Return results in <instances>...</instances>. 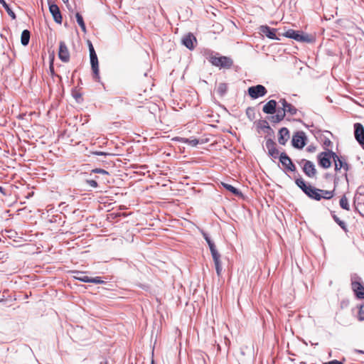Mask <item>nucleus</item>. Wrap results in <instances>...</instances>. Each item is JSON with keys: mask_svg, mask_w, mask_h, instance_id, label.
Returning <instances> with one entry per match:
<instances>
[{"mask_svg": "<svg viewBox=\"0 0 364 364\" xmlns=\"http://www.w3.org/2000/svg\"><path fill=\"white\" fill-rule=\"evenodd\" d=\"M331 143V141H328V142H325V144H329Z\"/></svg>", "mask_w": 364, "mask_h": 364, "instance_id": "nucleus-42", "label": "nucleus"}, {"mask_svg": "<svg viewBox=\"0 0 364 364\" xmlns=\"http://www.w3.org/2000/svg\"><path fill=\"white\" fill-rule=\"evenodd\" d=\"M222 186L228 191H230L232 193H233L235 196H241L242 193L241 192L237 190L236 188L233 187L232 185H230V184H228V183H222Z\"/></svg>", "mask_w": 364, "mask_h": 364, "instance_id": "nucleus-25", "label": "nucleus"}, {"mask_svg": "<svg viewBox=\"0 0 364 364\" xmlns=\"http://www.w3.org/2000/svg\"><path fill=\"white\" fill-rule=\"evenodd\" d=\"M351 288L358 299H364V286L360 277H355L351 279Z\"/></svg>", "mask_w": 364, "mask_h": 364, "instance_id": "nucleus-5", "label": "nucleus"}, {"mask_svg": "<svg viewBox=\"0 0 364 364\" xmlns=\"http://www.w3.org/2000/svg\"><path fill=\"white\" fill-rule=\"evenodd\" d=\"M227 85L224 83H220L218 87V92L221 95H224L227 91Z\"/></svg>", "mask_w": 364, "mask_h": 364, "instance_id": "nucleus-31", "label": "nucleus"}, {"mask_svg": "<svg viewBox=\"0 0 364 364\" xmlns=\"http://www.w3.org/2000/svg\"><path fill=\"white\" fill-rule=\"evenodd\" d=\"M183 44L189 49H193L194 48V42L196 41L195 36L191 33L186 35L183 37Z\"/></svg>", "mask_w": 364, "mask_h": 364, "instance_id": "nucleus-20", "label": "nucleus"}, {"mask_svg": "<svg viewBox=\"0 0 364 364\" xmlns=\"http://www.w3.org/2000/svg\"><path fill=\"white\" fill-rule=\"evenodd\" d=\"M295 183L306 196L316 200H320L321 198L329 200L335 195L333 190H322L315 188L311 185H306L302 178H296L295 180Z\"/></svg>", "mask_w": 364, "mask_h": 364, "instance_id": "nucleus-1", "label": "nucleus"}, {"mask_svg": "<svg viewBox=\"0 0 364 364\" xmlns=\"http://www.w3.org/2000/svg\"><path fill=\"white\" fill-rule=\"evenodd\" d=\"M280 162L282 164V165L290 171H296V166L291 161V159L285 154L282 153L279 156Z\"/></svg>", "mask_w": 364, "mask_h": 364, "instance_id": "nucleus-15", "label": "nucleus"}, {"mask_svg": "<svg viewBox=\"0 0 364 364\" xmlns=\"http://www.w3.org/2000/svg\"><path fill=\"white\" fill-rule=\"evenodd\" d=\"M64 3H68V0H62Z\"/></svg>", "mask_w": 364, "mask_h": 364, "instance_id": "nucleus-41", "label": "nucleus"}, {"mask_svg": "<svg viewBox=\"0 0 364 364\" xmlns=\"http://www.w3.org/2000/svg\"><path fill=\"white\" fill-rule=\"evenodd\" d=\"M323 364H343L342 362L337 360H333L331 361L325 362Z\"/></svg>", "mask_w": 364, "mask_h": 364, "instance_id": "nucleus-34", "label": "nucleus"}, {"mask_svg": "<svg viewBox=\"0 0 364 364\" xmlns=\"http://www.w3.org/2000/svg\"><path fill=\"white\" fill-rule=\"evenodd\" d=\"M306 150H307L309 152H314V151H315V150H316V147H315V146H309V147H307Z\"/></svg>", "mask_w": 364, "mask_h": 364, "instance_id": "nucleus-38", "label": "nucleus"}, {"mask_svg": "<svg viewBox=\"0 0 364 364\" xmlns=\"http://www.w3.org/2000/svg\"><path fill=\"white\" fill-rule=\"evenodd\" d=\"M89 50H90V63H91L92 70L93 71L95 78L96 80H98L100 78L98 60H97L96 53H95L94 48L91 43H89Z\"/></svg>", "mask_w": 364, "mask_h": 364, "instance_id": "nucleus-7", "label": "nucleus"}, {"mask_svg": "<svg viewBox=\"0 0 364 364\" xmlns=\"http://www.w3.org/2000/svg\"><path fill=\"white\" fill-rule=\"evenodd\" d=\"M339 205L343 209L346 210H350V205L348 203V199L345 195H343L341 198L340 201H339Z\"/></svg>", "mask_w": 364, "mask_h": 364, "instance_id": "nucleus-27", "label": "nucleus"}, {"mask_svg": "<svg viewBox=\"0 0 364 364\" xmlns=\"http://www.w3.org/2000/svg\"><path fill=\"white\" fill-rule=\"evenodd\" d=\"M203 235L204 239L205 240V241L207 242V243H208V245L209 246V248H210V252H211V255H212V257H213V259L214 261V264H215V267L217 274H218V277H220L221 275V272H222V265H221V261H220V255L218 252V251L217 250L215 244L210 239L208 235L206 233H203Z\"/></svg>", "mask_w": 364, "mask_h": 364, "instance_id": "nucleus-2", "label": "nucleus"}, {"mask_svg": "<svg viewBox=\"0 0 364 364\" xmlns=\"http://www.w3.org/2000/svg\"><path fill=\"white\" fill-rule=\"evenodd\" d=\"M75 17H76L77 22L79 24V26H80L82 31L84 33H86L87 30H86L85 24L84 23L82 16L79 13H77L75 14Z\"/></svg>", "mask_w": 364, "mask_h": 364, "instance_id": "nucleus-28", "label": "nucleus"}, {"mask_svg": "<svg viewBox=\"0 0 364 364\" xmlns=\"http://www.w3.org/2000/svg\"><path fill=\"white\" fill-rule=\"evenodd\" d=\"M73 277L75 279H77L83 282H90L95 284L104 283V281H102L100 277L91 278L87 276L86 274L83 272H75V275Z\"/></svg>", "mask_w": 364, "mask_h": 364, "instance_id": "nucleus-8", "label": "nucleus"}, {"mask_svg": "<svg viewBox=\"0 0 364 364\" xmlns=\"http://www.w3.org/2000/svg\"><path fill=\"white\" fill-rule=\"evenodd\" d=\"M334 163H335V169L341 170V168H343L346 171L348 169V164L342 160L341 158H339L336 154L334 156Z\"/></svg>", "mask_w": 364, "mask_h": 364, "instance_id": "nucleus-22", "label": "nucleus"}, {"mask_svg": "<svg viewBox=\"0 0 364 364\" xmlns=\"http://www.w3.org/2000/svg\"><path fill=\"white\" fill-rule=\"evenodd\" d=\"M87 183L92 188H96L97 186V181L92 179L87 180Z\"/></svg>", "mask_w": 364, "mask_h": 364, "instance_id": "nucleus-33", "label": "nucleus"}, {"mask_svg": "<svg viewBox=\"0 0 364 364\" xmlns=\"http://www.w3.org/2000/svg\"><path fill=\"white\" fill-rule=\"evenodd\" d=\"M277 102L275 100H269L263 107V112L266 114H274L276 110Z\"/></svg>", "mask_w": 364, "mask_h": 364, "instance_id": "nucleus-23", "label": "nucleus"}, {"mask_svg": "<svg viewBox=\"0 0 364 364\" xmlns=\"http://www.w3.org/2000/svg\"><path fill=\"white\" fill-rule=\"evenodd\" d=\"M299 164L302 167L304 173L309 178H314L316 175V169L313 162L301 159Z\"/></svg>", "mask_w": 364, "mask_h": 364, "instance_id": "nucleus-6", "label": "nucleus"}, {"mask_svg": "<svg viewBox=\"0 0 364 364\" xmlns=\"http://www.w3.org/2000/svg\"><path fill=\"white\" fill-rule=\"evenodd\" d=\"M94 172L95 173H102V174H108V172L104 169H101V168H96L95 170H93Z\"/></svg>", "mask_w": 364, "mask_h": 364, "instance_id": "nucleus-35", "label": "nucleus"}, {"mask_svg": "<svg viewBox=\"0 0 364 364\" xmlns=\"http://www.w3.org/2000/svg\"><path fill=\"white\" fill-rule=\"evenodd\" d=\"M268 154L273 158L277 159L279 156V151L277 149L276 143L272 139H267L265 143Z\"/></svg>", "mask_w": 364, "mask_h": 364, "instance_id": "nucleus-16", "label": "nucleus"}, {"mask_svg": "<svg viewBox=\"0 0 364 364\" xmlns=\"http://www.w3.org/2000/svg\"><path fill=\"white\" fill-rule=\"evenodd\" d=\"M0 3L3 5V6L6 10L8 14L13 18H16V15L14 11L9 8V5L4 0H0Z\"/></svg>", "mask_w": 364, "mask_h": 364, "instance_id": "nucleus-29", "label": "nucleus"}, {"mask_svg": "<svg viewBox=\"0 0 364 364\" xmlns=\"http://www.w3.org/2000/svg\"><path fill=\"white\" fill-rule=\"evenodd\" d=\"M53 60H54V55L52 56L51 58V60H50V72L53 73Z\"/></svg>", "mask_w": 364, "mask_h": 364, "instance_id": "nucleus-37", "label": "nucleus"}, {"mask_svg": "<svg viewBox=\"0 0 364 364\" xmlns=\"http://www.w3.org/2000/svg\"><path fill=\"white\" fill-rule=\"evenodd\" d=\"M260 30L262 33H264L267 37L271 39H277L275 34V30L271 29L269 27L267 26H262L260 28Z\"/></svg>", "mask_w": 364, "mask_h": 364, "instance_id": "nucleus-24", "label": "nucleus"}, {"mask_svg": "<svg viewBox=\"0 0 364 364\" xmlns=\"http://www.w3.org/2000/svg\"><path fill=\"white\" fill-rule=\"evenodd\" d=\"M289 138V132L287 128L283 127L279 132L278 141L280 144L284 145Z\"/></svg>", "mask_w": 364, "mask_h": 364, "instance_id": "nucleus-18", "label": "nucleus"}, {"mask_svg": "<svg viewBox=\"0 0 364 364\" xmlns=\"http://www.w3.org/2000/svg\"><path fill=\"white\" fill-rule=\"evenodd\" d=\"M279 103L282 105V107H279V109H282V110L284 112V114H286L287 112L294 114L296 112V109L294 108V107L291 104L288 103L286 101V100L281 99Z\"/></svg>", "mask_w": 364, "mask_h": 364, "instance_id": "nucleus-17", "label": "nucleus"}, {"mask_svg": "<svg viewBox=\"0 0 364 364\" xmlns=\"http://www.w3.org/2000/svg\"><path fill=\"white\" fill-rule=\"evenodd\" d=\"M284 36L294 39L296 41L299 42H311L313 38L311 36L304 34L302 32L296 31L292 29H289L286 31L284 33Z\"/></svg>", "mask_w": 364, "mask_h": 364, "instance_id": "nucleus-3", "label": "nucleus"}, {"mask_svg": "<svg viewBox=\"0 0 364 364\" xmlns=\"http://www.w3.org/2000/svg\"><path fill=\"white\" fill-rule=\"evenodd\" d=\"M100 364H108L107 361H105V363H101Z\"/></svg>", "mask_w": 364, "mask_h": 364, "instance_id": "nucleus-45", "label": "nucleus"}, {"mask_svg": "<svg viewBox=\"0 0 364 364\" xmlns=\"http://www.w3.org/2000/svg\"><path fill=\"white\" fill-rule=\"evenodd\" d=\"M151 364H154V360L152 359Z\"/></svg>", "mask_w": 364, "mask_h": 364, "instance_id": "nucleus-46", "label": "nucleus"}, {"mask_svg": "<svg viewBox=\"0 0 364 364\" xmlns=\"http://www.w3.org/2000/svg\"><path fill=\"white\" fill-rule=\"evenodd\" d=\"M284 116H285L284 114H282V115H277V119H278L279 120L282 119L284 118Z\"/></svg>", "mask_w": 364, "mask_h": 364, "instance_id": "nucleus-39", "label": "nucleus"}, {"mask_svg": "<svg viewBox=\"0 0 364 364\" xmlns=\"http://www.w3.org/2000/svg\"><path fill=\"white\" fill-rule=\"evenodd\" d=\"M306 137L303 132H296L292 137L291 143L294 147L303 148L306 144Z\"/></svg>", "mask_w": 364, "mask_h": 364, "instance_id": "nucleus-11", "label": "nucleus"}, {"mask_svg": "<svg viewBox=\"0 0 364 364\" xmlns=\"http://www.w3.org/2000/svg\"><path fill=\"white\" fill-rule=\"evenodd\" d=\"M354 134L355 138L361 145H364V127L360 123H355L354 124Z\"/></svg>", "mask_w": 364, "mask_h": 364, "instance_id": "nucleus-14", "label": "nucleus"}, {"mask_svg": "<svg viewBox=\"0 0 364 364\" xmlns=\"http://www.w3.org/2000/svg\"><path fill=\"white\" fill-rule=\"evenodd\" d=\"M358 316L360 321H364V303L359 306Z\"/></svg>", "mask_w": 364, "mask_h": 364, "instance_id": "nucleus-32", "label": "nucleus"}, {"mask_svg": "<svg viewBox=\"0 0 364 364\" xmlns=\"http://www.w3.org/2000/svg\"><path fill=\"white\" fill-rule=\"evenodd\" d=\"M331 143V141H328V142H325V144H329Z\"/></svg>", "mask_w": 364, "mask_h": 364, "instance_id": "nucleus-44", "label": "nucleus"}, {"mask_svg": "<svg viewBox=\"0 0 364 364\" xmlns=\"http://www.w3.org/2000/svg\"><path fill=\"white\" fill-rule=\"evenodd\" d=\"M267 93L266 88L261 85L252 86L248 88V94L252 99H257L259 97L264 96Z\"/></svg>", "mask_w": 364, "mask_h": 364, "instance_id": "nucleus-9", "label": "nucleus"}, {"mask_svg": "<svg viewBox=\"0 0 364 364\" xmlns=\"http://www.w3.org/2000/svg\"><path fill=\"white\" fill-rule=\"evenodd\" d=\"M331 143V141H328V142H325V144H329Z\"/></svg>", "mask_w": 364, "mask_h": 364, "instance_id": "nucleus-43", "label": "nucleus"}, {"mask_svg": "<svg viewBox=\"0 0 364 364\" xmlns=\"http://www.w3.org/2000/svg\"><path fill=\"white\" fill-rule=\"evenodd\" d=\"M336 154L333 151H323L318 154V164L323 168H328L331 166V159L334 160Z\"/></svg>", "mask_w": 364, "mask_h": 364, "instance_id": "nucleus-4", "label": "nucleus"}, {"mask_svg": "<svg viewBox=\"0 0 364 364\" xmlns=\"http://www.w3.org/2000/svg\"><path fill=\"white\" fill-rule=\"evenodd\" d=\"M333 220H335V222H336V223H337V224H338V225H339V226H340L343 230H346V223H345L343 221L339 219V218H338L337 215H333Z\"/></svg>", "mask_w": 364, "mask_h": 364, "instance_id": "nucleus-30", "label": "nucleus"}, {"mask_svg": "<svg viewBox=\"0 0 364 364\" xmlns=\"http://www.w3.org/2000/svg\"><path fill=\"white\" fill-rule=\"evenodd\" d=\"M48 5H49V11L50 14H52L54 21L58 23H62V16L60 11V9L58 6L53 4L51 2V0H48Z\"/></svg>", "mask_w": 364, "mask_h": 364, "instance_id": "nucleus-12", "label": "nucleus"}, {"mask_svg": "<svg viewBox=\"0 0 364 364\" xmlns=\"http://www.w3.org/2000/svg\"><path fill=\"white\" fill-rule=\"evenodd\" d=\"M173 141H179L182 143L188 144L191 146H196L199 144V140L193 138V139H187L183 137L176 136L173 138Z\"/></svg>", "mask_w": 364, "mask_h": 364, "instance_id": "nucleus-21", "label": "nucleus"}, {"mask_svg": "<svg viewBox=\"0 0 364 364\" xmlns=\"http://www.w3.org/2000/svg\"><path fill=\"white\" fill-rule=\"evenodd\" d=\"M58 57L62 61L65 63L68 62L70 60V53L68 48L63 41L60 42L59 44Z\"/></svg>", "mask_w": 364, "mask_h": 364, "instance_id": "nucleus-13", "label": "nucleus"}, {"mask_svg": "<svg viewBox=\"0 0 364 364\" xmlns=\"http://www.w3.org/2000/svg\"><path fill=\"white\" fill-rule=\"evenodd\" d=\"M30 40V32L28 30H24L21 36V42L22 45L27 46Z\"/></svg>", "mask_w": 364, "mask_h": 364, "instance_id": "nucleus-26", "label": "nucleus"}, {"mask_svg": "<svg viewBox=\"0 0 364 364\" xmlns=\"http://www.w3.org/2000/svg\"><path fill=\"white\" fill-rule=\"evenodd\" d=\"M210 62L215 66L223 68H230L232 64L231 59L225 56L212 57Z\"/></svg>", "mask_w": 364, "mask_h": 364, "instance_id": "nucleus-10", "label": "nucleus"}, {"mask_svg": "<svg viewBox=\"0 0 364 364\" xmlns=\"http://www.w3.org/2000/svg\"><path fill=\"white\" fill-rule=\"evenodd\" d=\"M6 123V119L0 120V124L1 125H4Z\"/></svg>", "mask_w": 364, "mask_h": 364, "instance_id": "nucleus-40", "label": "nucleus"}, {"mask_svg": "<svg viewBox=\"0 0 364 364\" xmlns=\"http://www.w3.org/2000/svg\"><path fill=\"white\" fill-rule=\"evenodd\" d=\"M355 210L364 217V196L358 197L354 202Z\"/></svg>", "mask_w": 364, "mask_h": 364, "instance_id": "nucleus-19", "label": "nucleus"}, {"mask_svg": "<svg viewBox=\"0 0 364 364\" xmlns=\"http://www.w3.org/2000/svg\"><path fill=\"white\" fill-rule=\"evenodd\" d=\"M92 154L97 155V156H107L108 155L107 153L103 152V151H93L92 152Z\"/></svg>", "mask_w": 364, "mask_h": 364, "instance_id": "nucleus-36", "label": "nucleus"}]
</instances>
